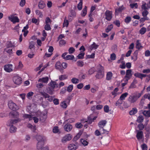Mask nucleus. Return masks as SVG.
Wrapping results in <instances>:
<instances>
[{
    "label": "nucleus",
    "mask_w": 150,
    "mask_h": 150,
    "mask_svg": "<svg viewBox=\"0 0 150 150\" xmlns=\"http://www.w3.org/2000/svg\"><path fill=\"white\" fill-rule=\"evenodd\" d=\"M113 28V25L112 24H111L109 25H108L107 28L105 29V32L107 33H108Z\"/></svg>",
    "instance_id": "nucleus-38"
},
{
    "label": "nucleus",
    "mask_w": 150,
    "mask_h": 150,
    "mask_svg": "<svg viewBox=\"0 0 150 150\" xmlns=\"http://www.w3.org/2000/svg\"><path fill=\"white\" fill-rule=\"evenodd\" d=\"M107 122L105 120H102L100 121L98 123V126L100 128V130L101 131V130L103 128V127L105 126Z\"/></svg>",
    "instance_id": "nucleus-13"
},
{
    "label": "nucleus",
    "mask_w": 150,
    "mask_h": 150,
    "mask_svg": "<svg viewBox=\"0 0 150 150\" xmlns=\"http://www.w3.org/2000/svg\"><path fill=\"white\" fill-rule=\"evenodd\" d=\"M13 81L15 84L17 85H20L22 82V78L17 74H15L13 75Z\"/></svg>",
    "instance_id": "nucleus-1"
},
{
    "label": "nucleus",
    "mask_w": 150,
    "mask_h": 150,
    "mask_svg": "<svg viewBox=\"0 0 150 150\" xmlns=\"http://www.w3.org/2000/svg\"><path fill=\"white\" fill-rule=\"evenodd\" d=\"M50 86L52 88V90L54 88H57L58 87V85L55 81H51L50 83Z\"/></svg>",
    "instance_id": "nucleus-23"
},
{
    "label": "nucleus",
    "mask_w": 150,
    "mask_h": 150,
    "mask_svg": "<svg viewBox=\"0 0 150 150\" xmlns=\"http://www.w3.org/2000/svg\"><path fill=\"white\" fill-rule=\"evenodd\" d=\"M72 137L71 135L70 134H66L63 137L62 139V143H66L67 141L70 140L71 139Z\"/></svg>",
    "instance_id": "nucleus-10"
},
{
    "label": "nucleus",
    "mask_w": 150,
    "mask_h": 150,
    "mask_svg": "<svg viewBox=\"0 0 150 150\" xmlns=\"http://www.w3.org/2000/svg\"><path fill=\"white\" fill-rule=\"evenodd\" d=\"M137 112V110L136 108H133L132 110L129 112V114L130 115H134Z\"/></svg>",
    "instance_id": "nucleus-25"
},
{
    "label": "nucleus",
    "mask_w": 150,
    "mask_h": 150,
    "mask_svg": "<svg viewBox=\"0 0 150 150\" xmlns=\"http://www.w3.org/2000/svg\"><path fill=\"white\" fill-rule=\"evenodd\" d=\"M104 76V72H97L95 75L96 78L98 79H102Z\"/></svg>",
    "instance_id": "nucleus-17"
},
{
    "label": "nucleus",
    "mask_w": 150,
    "mask_h": 150,
    "mask_svg": "<svg viewBox=\"0 0 150 150\" xmlns=\"http://www.w3.org/2000/svg\"><path fill=\"white\" fill-rule=\"evenodd\" d=\"M18 122V120L15 119L14 120H8L7 123V125L8 126L11 127L16 123Z\"/></svg>",
    "instance_id": "nucleus-12"
},
{
    "label": "nucleus",
    "mask_w": 150,
    "mask_h": 150,
    "mask_svg": "<svg viewBox=\"0 0 150 150\" xmlns=\"http://www.w3.org/2000/svg\"><path fill=\"white\" fill-rule=\"evenodd\" d=\"M66 42L65 40H59V46L62 47L65 45Z\"/></svg>",
    "instance_id": "nucleus-45"
},
{
    "label": "nucleus",
    "mask_w": 150,
    "mask_h": 150,
    "mask_svg": "<svg viewBox=\"0 0 150 150\" xmlns=\"http://www.w3.org/2000/svg\"><path fill=\"white\" fill-rule=\"evenodd\" d=\"M84 53H81L78 54V55L77 56V57H78V59H83L84 58Z\"/></svg>",
    "instance_id": "nucleus-56"
},
{
    "label": "nucleus",
    "mask_w": 150,
    "mask_h": 150,
    "mask_svg": "<svg viewBox=\"0 0 150 150\" xmlns=\"http://www.w3.org/2000/svg\"><path fill=\"white\" fill-rule=\"evenodd\" d=\"M149 19V18L147 17H144L143 18H141L140 19L139 21L140 23H143L146 20H148Z\"/></svg>",
    "instance_id": "nucleus-47"
},
{
    "label": "nucleus",
    "mask_w": 150,
    "mask_h": 150,
    "mask_svg": "<svg viewBox=\"0 0 150 150\" xmlns=\"http://www.w3.org/2000/svg\"><path fill=\"white\" fill-rule=\"evenodd\" d=\"M125 9V7L123 6V5L122 6H119V7L115 10V11L118 12H121Z\"/></svg>",
    "instance_id": "nucleus-46"
},
{
    "label": "nucleus",
    "mask_w": 150,
    "mask_h": 150,
    "mask_svg": "<svg viewBox=\"0 0 150 150\" xmlns=\"http://www.w3.org/2000/svg\"><path fill=\"white\" fill-rule=\"evenodd\" d=\"M48 78L47 77H46L39 79L38 80V81L46 83L48 82Z\"/></svg>",
    "instance_id": "nucleus-21"
},
{
    "label": "nucleus",
    "mask_w": 150,
    "mask_h": 150,
    "mask_svg": "<svg viewBox=\"0 0 150 150\" xmlns=\"http://www.w3.org/2000/svg\"><path fill=\"white\" fill-rule=\"evenodd\" d=\"M130 6L131 8H137L138 7V5L137 3L130 4Z\"/></svg>",
    "instance_id": "nucleus-42"
},
{
    "label": "nucleus",
    "mask_w": 150,
    "mask_h": 150,
    "mask_svg": "<svg viewBox=\"0 0 150 150\" xmlns=\"http://www.w3.org/2000/svg\"><path fill=\"white\" fill-rule=\"evenodd\" d=\"M132 71L131 69H129L127 70L126 75L124 78V79H125L126 81H128L131 78L132 76Z\"/></svg>",
    "instance_id": "nucleus-8"
},
{
    "label": "nucleus",
    "mask_w": 150,
    "mask_h": 150,
    "mask_svg": "<svg viewBox=\"0 0 150 150\" xmlns=\"http://www.w3.org/2000/svg\"><path fill=\"white\" fill-rule=\"evenodd\" d=\"M134 76L140 79L141 80H142L143 78L147 76L146 74H141L139 72L135 73L134 74ZM147 76L150 79V74L147 75Z\"/></svg>",
    "instance_id": "nucleus-9"
},
{
    "label": "nucleus",
    "mask_w": 150,
    "mask_h": 150,
    "mask_svg": "<svg viewBox=\"0 0 150 150\" xmlns=\"http://www.w3.org/2000/svg\"><path fill=\"white\" fill-rule=\"evenodd\" d=\"M13 65L11 64H9L4 65V69L5 71L8 73L13 71Z\"/></svg>",
    "instance_id": "nucleus-7"
},
{
    "label": "nucleus",
    "mask_w": 150,
    "mask_h": 150,
    "mask_svg": "<svg viewBox=\"0 0 150 150\" xmlns=\"http://www.w3.org/2000/svg\"><path fill=\"white\" fill-rule=\"evenodd\" d=\"M76 13L75 11L73 10H71L69 15V17L75 16H76Z\"/></svg>",
    "instance_id": "nucleus-57"
},
{
    "label": "nucleus",
    "mask_w": 150,
    "mask_h": 150,
    "mask_svg": "<svg viewBox=\"0 0 150 150\" xmlns=\"http://www.w3.org/2000/svg\"><path fill=\"white\" fill-rule=\"evenodd\" d=\"M37 140L38 141L37 144V148H41L44 144V139L42 136L37 135L36 137Z\"/></svg>",
    "instance_id": "nucleus-2"
},
{
    "label": "nucleus",
    "mask_w": 150,
    "mask_h": 150,
    "mask_svg": "<svg viewBox=\"0 0 150 150\" xmlns=\"http://www.w3.org/2000/svg\"><path fill=\"white\" fill-rule=\"evenodd\" d=\"M143 115L146 117H150V110H144L142 112Z\"/></svg>",
    "instance_id": "nucleus-24"
},
{
    "label": "nucleus",
    "mask_w": 150,
    "mask_h": 150,
    "mask_svg": "<svg viewBox=\"0 0 150 150\" xmlns=\"http://www.w3.org/2000/svg\"><path fill=\"white\" fill-rule=\"evenodd\" d=\"M136 132L137 134L136 137L137 139L139 140L142 139L143 138L144 136L143 132L142 131L137 130Z\"/></svg>",
    "instance_id": "nucleus-11"
},
{
    "label": "nucleus",
    "mask_w": 150,
    "mask_h": 150,
    "mask_svg": "<svg viewBox=\"0 0 150 150\" xmlns=\"http://www.w3.org/2000/svg\"><path fill=\"white\" fill-rule=\"evenodd\" d=\"M144 118L142 115H139L137 118V121L138 123H142L143 121Z\"/></svg>",
    "instance_id": "nucleus-32"
},
{
    "label": "nucleus",
    "mask_w": 150,
    "mask_h": 150,
    "mask_svg": "<svg viewBox=\"0 0 150 150\" xmlns=\"http://www.w3.org/2000/svg\"><path fill=\"white\" fill-rule=\"evenodd\" d=\"M74 57L73 55H67L65 57V59L67 60H71L74 59Z\"/></svg>",
    "instance_id": "nucleus-34"
},
{
    "label": "nucleus",
    "mask_w": 150,
    "mask_h": 150,
    "mask_svg": "<svg viewBox=\"0 0 150 150\" xmlns=\"http://www.w3.org/2000/svg\"><path fill=\"white\" fill-rule=\"evenodd\" d=\"M118 88H116L114 89V91L112 92L111 93L112 95H114L115 97L117 96V92L118 91Z\"/></svg>",
    "instance_id": "nucleus-44"
},
{
    "label": "nucleus",
    "mask_w": 150,
    "mask_h": 150,
    "mask_svg": "<svg viewBox=\"0 0 150 150\" xmlns=\"http://www.w3.org/2000/svg\"><path fill=\"white\" fill-rule=\"evenodd\" d=\"M71 81L73 83L76 84L79 82V80L76 78H73L71 79Z\"/></svg>",
    "instance_id": "nucleus-48"
},
{
    "label": "nucleus",
    "mask_w": 150,
    "mask_h": 150,
    "mask_svg": "<svg viewBox=\"0 0 150 150\" xmlns=\"http://www.w3.org/2000/svg\"><path fill=\"white\" fill-rule=\"evenodd\" d=\"M146 28L144 27H143L140 30L139 32L141 35H143L146 33Z\"/></svg>",
    "instance_id": "nucleus-37"
},
{
    "label": "nucleus",
    "mask_w": 150,
    "mask_h": 150,
    "mask_svg": "<svg viewBox=\"0 0 150 150\" xmlns=\"http://www.w3.org/2000/svg\"><path fill=\"white\" fill-rule=\"evenodd\" d=\"M122 65H120V67L122 69H125L126 68V66L125 65V63L124 61H122L121 62Z\"/></svg>",
    "instance_id": "nucleus-60"
},
{
    "label": "nucleus",
    "mask_w": 150,
    "mask_h": 150,
    "mask_svg": "<svg viewBox=\"0 0 150 150\" xmlns=\"http://www.w3.org/2000/svg\"><path fill=\"white\" fill-rule=\"evenodd\" d=\"M69 24V21L67 20L64 19L63 24V27H67Z\"/></svg>",
    "instance_id": "nucleus-50"
},
{
    "label": "nucleus",
    "mask_w": 150,
    "mask_h": 150,
    "mask_svg": "<svg viewBox=\"0 0 150 150\" xmlns=\"http://www.w3.org/2000/svg\"><path fill=\"white\" fill-rule=\"evenodd\" d=\"M99 47V45H97L95 42H93V44L89 47V50H96Z\"/></svg>",
    "instance_id": "nucleus-20"
},
{
    "label": "nucleus",
    "mask_w": 150,
    "mask_h": 150,
    "mask_svg": "<svg viewBox=\"0 0 150 150\" xmlns=\"http://www.w3.org/2000/svg\"><path fill=\"white\" fill-rule=\"evenodd\" d=\"M109 107L108 105H105L104 107V111L106 113H108L109 112Z\"/></svg>",
    "instance_id": "nucleus-64"
},
{
    "label": "nucleus",
    "mask_w": 150,
    "mask_h": 150,
    "mask_svg": "<svg viewBox=\"0 0 150 150\" xmlns=\"http://www.w3.org/2000/svg\"><path fill=\"white\" fill-rule=\"evenodd\" d=\"M67 76L66 75L64 74L59 76V79L60 80H63L67 79Z\"/></svg>",
    "instance_id": "nucleus-40"
},
{
    "label": "nucleus",
    "mask_w": 150,
    "mask_h": 150,
    "mask_svg": "<svg viewBox=\"0 0 150 150\" xmlns=\"http://www.w3.org/2000/svg\"><path fill=\"white\" fill-rule=\"evenodd\" d=\"M87 7L85 6V8L82 10L81 14V16H82L84 17L86 15L87 12Z\"/></svg>",
    "instance_id": "nucleus-30"
},
{
    "label": "nucleus",
    "mask_w": 150,
    "mask_h": 150,
    "mask_svg": "<svg viewBox=\"0 0 150 150\" xmlns=\"http://www.w3.org/2000/svg\"><path fill=\"white\" fill-rule=\"evenodd\" d=\"M53 133H56L58 132L59 129L57 126H55L54 127L52 130Z\"/></svg>",
    "instance_id": "nucleus-63"
},
{
    "label": "nucleus",
    "mask_w": 150,
    "mask_h": 150,
    "mask_svg": "<svg viewBox=\"0 0 150 150\" xmlns=\"http://www.w3.org/2000/svg\"><path fill=\"white\" fill-rule=\"evenodd\" d=\"M68 51L69 54H72L75 51V49L73 47H71L69 49Z\"/></svg>",
    "instance_id": "nucleus-54"
},
{
    "label": "nucleus",
    "mask_w": 150,
    "mask_h": 150,
    "mask_svg": "<svg viewBox=\"0 0 150 150\" xmlns=\"http://www.w3.org/2000/svg\"><path fill=\"white\" fill-rule=\"evenodd\" d=\"M139 98V96L136 93L134 95H130L128 98V101L131 103H133L135 102Z\"/></svg>",
    "instance_id": "nucleus-4"
},
{
    "label": "nucleus",
    "mask_w": 150,
    "mask_h": 150,
    "mask_svg": "<svg viewBox=\"0 0 150 150\" xmlns=\"http://www.w3.org/2000/svg\"><path fill=\"white\" fill-rule=\"evenodd\" d=\"M81 142L84 146H86L88 144V142L87 141L84 139H81Z\"/></svg>",
    "instance_id": "nucleus-43"
},
{
    "label": "nucleus",
    "mask_w": 150,
    "mask_h": 150,
    "mask_svg": "<svg viewBox=\"0 0 150 150\" xmlns=\"http://www.w3.org/2000/svg\"><path fill=\"white\" fill-rule=\"evenodd\" d=\"M141 148L142 150H147V145L144 143L143 144L141 145Z\"/></svg>",
    "instance_id": "nucleus-55"
},
{
    "label": "nucleus",
    "mask_w": 150,
    "mask_h": 150,
    "mask_svg": "<svg viewBox=\"0 0 150 150\" xmlns=\"http://www.w3.org/2000/svg\"><path fill=\"white\" fill-rule=\"evenodd\" d=\"M146 4L144 1H143L142 2V5L141 6V8L142 10H146L148 9V8L146 6Z\"/></svg>",
    "instance_id": "nucleus-39"
},
{
    "label": "nucleus",
    "mask_w": 150,
    "mask_h": 150,
    "mask_svg": "<svg viewBox=\"0 0 150 150\" xmlns=\"http://www.w3.org/2000/svg\"><path fill=\"white\" fill-rule=\"evenodd\" d=\"M128 95V93L127 92L123 93L121 95L120 98V99L122 101L125 100V98Z\"/></svg>",
    "instance_id": "nucleus-27"
},
{
    "label": "nucleus",
    "mask_w": 150,
    "mask_h": 150,
    "mask_svg": "<svg viewBox=\"0 0 150 150\" xmlns=\"http://www.w3.org/2000/svg\"><path fill=\"white\" fill-rule=\"evenodd\" d=\"M8 105L9 108L13 110H16L18 109V106L11 100L8 101Z\"/></svg>",
    "instance_id": "nucleus-3"
},
{
    "label": "nucleus",
    "mask_w": 150,
    "mask_h": 150,
    "mask_svg": "<svg viewBox=\"0 0 150 150\" xmlns=\"http://www.w3.org/2000/svg\"><path fill=\"white\" fill-rule=\"evenodd\" d=\"M73 88V85H69L67 88V91L69 92H71Z\"/></svg>",
    "instance_id": "nucleus-52"
},
{
    "label": "nucleus",
    "mask_w": 150,
    "mask_h": 150,
    "mask_svg": "<svg viewBox=\"0 0 150 150\" xmlns=\"http://www.w3.org/2000/svg\"><path fill=\"white\" fill-rule=\"evenodd\" d=\"M122 103V101L120 99L118 100L115 103V105L116 106H120Z\"/></svg>",
    "instance_id": "nucleus-62"
},
{
    "label": "nucleus",
    "mask_w": 150,
    "mask_h": 150,
    "mask_svg": "<svg viewBox=\"0 0 150 150\" xmlns=\"http://www.w3.org/2000/svg\"><path fill=\"white\" fill-rule=\"evenodd\" d=\"M45 6V4L42 1H40L38 4V6L40 9L43 8Z\"/></svg>",
    "instance_id": "nucleus-29"
},
{
    "label": "nucleus",
    "mask_w": 150,
    "mask_h": 150,
    "mask_svg": "<svg viewBox=\"0 0 150 150\" xmlns=\"http://www.w3.org/2000/svg\"><path fill=\"white\" fill-rule=\"evenodd\" d=\"M16 128L13 125L11 126L10 128V132L11 133H14L16 131Z\"/></svg>",
    "instance_id": "nucleus-35"
},
{
    "label": "nucleus",
    "mask_w": 150,
    "mask_h": 150,
    "mask_svg": "<svg viewBox=\"0 0 150 150\" xmlns=\"http://www.w3.org/2000/svg\"><path fill=\"white\" fill-rule=\"evenodd\" d=\"M55 66L56 69H57L60 70L62 69V64L59 62H57L56 63Z\"/></svg>",
    "instance_id": "nucleus-22"
},
{
    "label": "nucleus",
    "mask_w": 150,
    "mask_h": 150,
    "mask_svg": "<svg viewBox=\"0 0 150 150\" xmlns=\"http://www.w3.org/2000/svg\"><path fill=\"white\" fill-rule=\"evenodd\" d=\"M139 41L140 40H137L136 41V48L138 50L143 47L141 43L139 42Z\"/></svg>",
    "instance_id": "nucleus-28"
},
{
    "label": "nucleus",
    "mask_w": 150,
    "mask_h": 150,
    "mask_svg": "<svg viewBox=\"0 0 150 150\" xmlns=\"http://www.w3.org/2000/svg\"><path fill=\"white\" fill-rule=\"evenodd\" d=\"M112 76L113 74L112 72H108L106 75V79L107 81H110L112 79Z\"/></svg>",
    "instance_id": "nucleus-18"
},
{
    "label": "nucleus",
    "mask_w": 150,
    "mask_h": 150,
    "mask_svg": "<svg viewBox=\"0 0 150 150\" xmlns=\"http://www.w3.org/2000/svg\"><path fill=\"white\" fill-rule=\"evenodd\" d=\"M96 71V69L94 67H92L88 71V74L90 75L93 74Z\"/></svg>",
    "instance_id": "nucleus-31"
},
{
    "label": "nucleus",
    "mask_w": 150,
    "mask_h": 150,
    "mask_svg": "<svg viewBox=\"0 0 150 150\" xmlns=\"http://www.w3.org/2000/svg\"><path fill=\"white\" fill-rule=\"evenodd\" d=\"M23 117L25 119H28L30 121L33 120V117L30 115L25 114L23 115Z\"/></svg>",
    "instance_id": "nucleus-33"
},
{
    "label": "nucleus",
    "mask_w": 150,
    "mask_h": 150,
    "mask_svg": "<svg viewBox=\"0 0 150 150\" xmlns=\"http://www.w3.org/2000/svg\"><path fill=\"white\" fill-rule=\"evenodd\" d=\"M44 28L47 31L50 30L51 29L50 26L49 24H46Z\"/></svg>",
    "instance_id": "nucleus-61"
},
{
    "label": "nucleus",
    "mask_w": 150,
    "mask_h": 150,
    "mask_svg": "<svg viewBox=\"0 0 150 150\" xmlns=\"http://www.w3.org/2000/svg\"><path fill=\"white\" fill-rule=\"evenodd\" d=\"M6 46L7 48H11L12 47H13L14 46L11 41L7 42Z\"/></svg>",
    "instance_id": "nucleus-36"
},
{
    "label": "nucleus",
    "mask_w": 150,
    "mask_h": 150,
    "mask_svg": "<svg viewBox=\"0 0 150 150\" xmlns=\"http://www.w3.org/2000/svg\"><path fill=\"white\" fill-rule=\"evenodd\" d=\"M138 51L137 50L135 51L133 54L132 56H131V59L134 61H136L138 58Z\"/></svg>",
    "instance_id": "nucleus-16"
},
{
    "label": "nucleus",
    "mask_w": 150,
    "mask_h": 150,
    "mask_svg": "<svg viewBox=\"0 0 150 150\" xmlns=\"http://www.w3.org/2000/svg\"><path fill=\"white\" fill-rule=\"evenodd\" d=\"M8 18V19L13 23H18L19 22V19L18 17L17 16H14L13 15L9 16Z\"/></svg>",
    "instance_id": "nucleus-6"
},
{
    "label": "nucleus",
    "mask_w": 150,
    "mask_h": 150,
    "mask_svg": "<svg viewBox=\"0 0 150 150\" xmlns=\"http://www.w3.org/2000/svg\"><path fill=\"white\" fill-rule=\"evenodd\" d=\"M77 65L81 67H83L84 65V62L81 61H78L76 62Z\"/></svg>",
    "instance_id": "nucleus-49"
},
{
    "label": "nucleus",
    "mask_w": 150,
    "mask_h": 150,
    "mask_svg": "<svg viewBox=\"0 0 150 150\" xmlns=\"http://www.w3.org/2000/svg\"><path fill=\"white\" fill-rule=\"evenodd\" d=\"M131 21V18L129 16H127L125 19V22L127 24L129 23Z\"/></svg>",
    "instance_id": "nucleus-41"
},
{
    "label": "nucleus",
    "mask_w": 150,
    "mask_h": 150,
    "mask_svg": "<svg viewBox=\"0 0 150 150\" xmlns=\"http://www.w3.org/2000/svg\"><path fill=\"white\" fill-rule=\"evenodd\" d=\"M138 127L140 130L141 131L144 128V125L142 123H140L139 124Z\"/></svg>",
    "instance_id": "nucleus-53"
},
{
    "label": "nucleus",
    "mask_w": 150,
    "mask_h": 150,
    "mask_svg": "<svg viewBox=\"0 0 150 150\" xmlns=\"http://www.w3.org/2000/svg\"><path fill=\"white\" fill-rule=\"evenodd\" d=\"M105 19L108 21H110L112 18V12L107 10L105 12Z\"/></svg>",
    "instance_id": "nucleus-5"
},
{
    "label": "nucleus",
    "mask_w": 150,
    "mask_h": 150,
    "mask_svg": "<svg viewBox=\"0 0 150 150\" xmlns=\"http://www.w3.org/2000/svg\"><path fill=\"white\" fill-rule=\"evenodd\" d=\"M36 15L39 16L40 17L42 18L43 16V14L41 12L38 10H36L35 11Z\"/></svg>",
    "instance_id": "nucleus-51"
},
{
    "label": "nucleus",
    "mask_w": 150,
    "mask_h": 150,
    "mask_svg": "<svg viewBox=\"0 0 150 150\" xmlns=\"http://www.w3.org/2000/svg\"><path fill=\"white\" fill-rule=\"evenodd\" d=\"M72 125L68 123L65 125L64 126L65 131L67 132L70 131L72 129Z\"/></svg>",
    "instance_id": "nucleus-14"
},
{
    "label": "nucleus",
    "mask_w": 150,
    "mask_h": 150,
    "mask_svg": "<svg viewBox=\"0 0 150 150\" xmlns=\"http://www.w3.org/2000/svg\"><path fill=\"white\" fill-rule=\"evenodd\" d=\"M82 2H80L78 4L77 8L79 10H81L82 8Z\"/></svg>",
    "instance_id": "nucleus-58"
},
{
    "label": "nucleus",
    "mask_w": 150,
    "mask_h": 150,
    "mask_svg": "<svg viewBox=\"0 0 150 150\" xmlns=\"http://www.w3.org/2000/svg\"><path fill=\"white\" fill-rule=\"evenodd\" d=\"M78 148V146L74 144H69L68 146V148L70 150H76Z\"/></svg>",
    "instance_id": "nucleus-15"
},
{
    "label": "nucleus",
    "mask_w": 150,
    "mask_h": 150,
    "mask_svg": "<svg viewBox=\"0 0 150 150\" xmlns=\"http://www.w3.org/2000/svg\"><path fill=\"white\" fill-rule=\"evenodd\" d=\"M47 118V115L45 113H41L40 115V120L42 122H44Z\"/></svg>",
    "instance_id": "nucleus-19"
},
{
    "label": "nucleus",
    "mask_w": 150,
    "mask_h": 150,
    "mask_svg": "<svg viewBox=\"0 0 150 150\" xmlns=\"http://www.w3.org/2000/svg\"><path fill=\"white\" fill-rule=\"evenodd\" d=\"M98 69L97 72L104 73V67L102 66L100 64H99L98 66Z\"/></svg>",
    "instance_id": "nucleus-26"
},
{
    "label": "nucleus",
    "mask_w": 150,
    "mask_h": 150,
    "mask_svg": "<svg viewBox=\"0 0 150 150\" xmlns=\"http://www.w3.org/2000/svg\"><path fill=\"white\" fill-rule=\"evenodd\" d=\"M149 12L146 10H144L142 12V15L144 17H147V15L148 14Z\"/></svg>",
    "instance_id": "nucleus-59"
}]
</instances>
